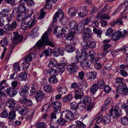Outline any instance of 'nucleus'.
Instances as JSON below:
<instances>
[{"label": "nucleus", "mask_w": 128, "mask_h": 128, "mask_svg": "<svg viewBox=\"0 0 128 128\" xmlns=\"http://www.w3.org/2000/svg\"><path fill=\"white\" fill-rule=\"evenodd\" d=\"M70 110H66L63 111L61 114V116L66 117L69 121H72L74 118V115H78L77 109L78 105L75 102H71L70 104Z\"/></svg>", "instance_id": "obj_1"}, {"label": "nucleus", "mask_w": 128, "mask_h": 128, "mask_svg": "<svg viewBox=\"0 0 128 128\" xmlns=\"http://www.w3.org/2000/svg\"><path fill=\"white\" fill-rule=\"evenodd\" d=\"M47 31L43 34L41 39L38 40L36 44L39 48L45 45H48L52 47L54 46V45L52 42L49 41L48 34L49 32H52V30L50 28L48 29Z\"/></svg>", "instance_id": "obj_2"}, {"label": "nucleus", "mask_w": 128, "mask_h": 128, "mask_svg": "<svg viewBox=\"0 0 128 128\" xmlns=\"http://www.w3.org/2000/svg\"><path fill=\"white\" fill-rule=\"evenodd\" d=\"M82 61L80 62V66L82 68L87 70L90 68L91 62L90 61L88 60V55L84 52L82 58Z\"/></svg>", "instance_id": "obj_3"}, {"label": "nucleus", "mask_w": 128, "mask_h": 128, "mask_svg": "<svg viewBox=\"0 0 128 128\" xmlns=\"http://www.w3.org/2000/svg\"><path fill=\"white\" fill-rule=\"evenodd\" d=\"M84 52H85L84 50H78L76 53V58H72L71 62L74 64H76L78 62H80L82 61L83 55H84Z\"/></svg>", "instance_id": "obj_4"}, {"label": "nucleus", "mask_w": 128, "mask_h": 128, "mask_svg": "<svg viewBox=\"0 0 128 128\" xmlns=\"http://www.w3.org/2000/svg\"><path fill=\"white\" fill-rule=\"evenodd\" d=\"M27 110L25 106H22L18 107V111L19 113L22 115H24L25 114L28 116V118L31 119L32 115V114L30 112L29 113L27 112Z\"/></svg>", "instance_id": "obj_5"}, {"label": "nucleus", "mask_w": 128, "mask_h": 128, "mask_svg": "<svg viewBox=\"0 0 128 128\" xmlns=\"http://www.w3.org/2000/svg\"><path fill=\"white\" fill-rule=\"evenodd\" d=\"M128 89L126 85L124 84H121L117 88L116 92L120 94H125L127 93Z\"/></svg>", "instance_id": "obj_6"}, {"label": "nucleus", "mask_w": 128, "mask_h": 128, "mask_svg": "<svg viewBox=\"0 0 128 128\" xmlns=\"http://www.w3.org/2000/svg\"><path fill=\"white\" fill-rule=\"evenodd\" d=\"M88 10L86 6L79 8L77 11L78 16L80 18H84L86 16L88 13Z\"/></svg>", "instance_id": "obj_7"}, {"label": "nucleus", "mask_w": 128, "mask_h": 128, "mask_svg": "<svg viewBox=\"0 0 128 128\" xmlns=\"http://www.w3.org/2000/svg\"><path fill=\"white\" fill-rule=\"evenodd\" d=\"M13 34L14 37L12 40L14 44H17L22 41L23 37L22 35H20L16 32H14Z\"/></svg>", "instance_id": "obj_8"}, {"label": "nucleus", "mask_w": 128, "mask_h": 128, "mask_svg": "<svg viewBox=\"0 0 128 128\" xmlns=\"http://www.w3.org/2000/svg\"><path fill=\"white\" fill-rule=\"evenodd\" d=\"M119 108H120L118 106H115L112 108V110L110 111L112 116H113L114 118H116L121 116V112L120 111L119 112H118Z\"/></svg>", "instance_id": "obj_9"}, {"label": "nucleus", "mask_w": 128, "mask_h": 128, "mask_svg": "<svg viewBox=\"0 0 128 128\" xmlns=\"http://www.w3.org/2000/svg\"><path fill=\"white\" fill-rule=\"evenodd\" d=\"M27 9L23 4H21L18 7H16L13 10V12L17 14H22L25 11H27Z\"/></svg>", "instance_id": "obj_10"}, {"label": "nucleus", "mask_w": 128, "mask_h": 128, "mask_svg": "<svg viewBox=\"0 0 128 128\" xmlns=\"http://www.w3.org/2000/svg\"><path fill=\"white\" fill-rule=\"evenodd\" d=\"M64 12L61 10H59L55 14L54 17L53 22H56L59 20H60L64 17L63 16Z\"/></svg>", "instance_id": "obj_11"}, {"label": "nucleus", "mask_w": 128, "mask_h": 128, "mask_svg": "<svg viewBox=\"0 0 128 128\" xmlns=\"http://www.w3.org/2000/svg\"><path fill=\"white\" fill-rule=\"evenodd\" d=\"M24 61L22 63L23 68L26 70L29 66V62H31L32 59L30 54H29L24 58Z\"/></svg>", "instance_id": "obj_12"}, {"label": "nucleus", "mask_w": 128, "mask_h": 128, "mask_svg": "<svg viewBox=\"0 0 128 128\" xmlns=\"http://www.w3.org/2000/svg\"><path fill=\"white\" fill-rule=\"evenodd\" d=\"M5 92L11 97H14L17 93V89L12 87H10L5 90Z\"/></svg>", "instance_id": "obj_13"}, {"label": "nucleus", "mask_w": 128, "mask_h": 128, "mask_svg": "<svg viewBox=\"0 0 128 128\" xmlns=\"http://www.w3.org/2000/svg\"><path fill=\"white\" fill-rule=\"evenodd\" d=\"M43 54L45 55V57H47L51 55L52 53H55L56 55L58 56L59 54V52L58 50L56 51V49H54L53 51L51 48H48L43 52Z\"/></svg>", "instance_id": "obj_14"}, {"label": "nucleus", "mask_w": 128, "mask_h": 128, "mask_svg": "<svg viewBox=\"0 0 128 128\" xmlns=\"http://www.w3.org/2000/svg\"><path fill=\"white\" fill-rule=\"evenodd\" d=\"M68 27L70 30L74 32L75 33L78 32L79 30L78 25L74 21L71 22L69 24Z\"/></svg>", "instance_id": "obj_15"}, {"label": "nucleus", "mask_w": 128, "mask_h": 128, "mask_svg": "<svg viewBox=\"0 0 128 128\" xmlns=\"http://www.w3.org/2000/svg\"><path fill=\"white\" fill-rule=\"evenodd\" d=\"M53 110L55 112L59 113L62 104L59 102H54L52 103Z\"/></svg>", "instance_id": "obj_16"}, {"label": "nucleus", "mask_w": 128, "mask_h": 128, "mask_svg": "<svg viewBox=\"0 0 128 128\" xmlns=\"http://www.w3.org/2000/svg\"><path fill=\"white\" fill-rule=\"evenodd\" d=\"M78 68V66L76 64L69 65L67 66L66 70L70 74H73L75 72Z\"/></svg>", "instance_id": "obj_17"}, {"label": "nucleus", "mask_w": 128, "mask_h": 128, "mask_svg": "<svg viewBox=\"0 0 128 128\" xmlns=\"http://www.w3.org/2000/svg\"><path fill=\"white\" fill-rule=\"evenodd\" d=\"M35 97L36 101L40 102L45 97V95L42 91L39 90L36 92Z\"/></svg>", "instance_id": "obj_18"}, {"label": "nucleus", "mask_w": 128, "mask_h": 128, "mask_svg": "<svg viewBox=\"0 0 128 128\" xmlns=\"http://www.w3.org/2000/svg\"><path fill=\"white\" fill-rule=\"evenodd\" d=\"M17 26V24L16 21H14L11 24H8L5 26L4 28L6 30H13L15 29Z\"/></svg>", "instance_id": "obj_19"}, {"label": "nucleus", "mask_w": 128, "mask_h": 128, "mask_svg": "<svg viewBox=\"0 0 128 128\" xmlns=\"http://www.w3.org/2000/svg\"><path fill=\"white\" fill-rule=\"evenodd\" d=\"M76 95L74 98L76 99H81L82 98L84 93L83 90L81 88H78L74 91Z\"/></svg>", "instance_id": "obj_20"}, {"label": "nucleus", "mask_w": 128, "mask_h": 128, "mask_svg": "<svg viewBox=\"0 0 128 128\" xmlns=\"http://www.w3.org/2000/svg\"><path fill=\"white\" fill-rule=\"evenodd\" d=\"M21 90L20 95L24 96H27L28 95V88L26 85L23 86L21 88Z\"/></svg>", "instance_id": "obj_21"}, {"label": "nucleus", "mask_w": 128, "mask_h": 128, "mask_svg": "<svg viewBox=\"0 0 128 128\" xmlns=\"http://www.w3.org/2000/svg\"><path fill=\"white\" fill-rule=\"evenodd\" d=\"M111 8V6H110L106 10L105 14H103L101 17V19H109L110 18L111 16H110L108 14L110 12V10Z\"/></svg>", "instance_id": "obj_22"}, {"label": "nucleus", "mask_w": 128, "mask_h": 128, "mask_svg": "<svg viewBox=\"0 0 128 128\" xmlns=\"http://www.w3.org/2000/svg\"><path fill=\"white\" fill-rule=\"evenodd\" d=\"M66 64L64 63H62L58 64L57 66V71L60 73H63L65 70V66Z\"/></svg>", "instance_id": "obj_23"}, {"label": "nucleus", "mask_w": 128, "mask_h": 128, "mask_svg": "<svg viewBox=\"0 0 128 128\" xmlns=\"http://www.w3.org/2000/svg\"><path fill=\"white\" fill-rule=\"evenodd\" d=\"M96 85L99 89H103L105 87L106 83L102 79H99L98 80L97 83H96Z\"/></svg>", "instance_id": "obj_24"}, {"label": "nucleus", "mask_w": 128, "mask_h": 128, "mask_svg": "<svg viewBox=\"0 0 128 128\" xmlns=\"http://www.w3.org/2000/svg\"><path fill=\"white\" fill-rule=\"evenodd\" d=\"M62 28L61 27L56 28L54 32L56 36H61L63 34L64 32Z\"/></svg>", "instance_id": "obj_25"}, {"label": "nucleus", "mask_w": 128, "mask_h": 128, "mask_svg": "<svg viewBox=\"0 0 128 128\" xmlns=\"http://www.w3.org/2000/svg\"><path fill=\"white\" fill-rule=\"evenodd\" d=\"M6 104L9 108H14L16 104V102L14 100L10 99L7 101Z\"/></svg>", "instance_id": "obj_26"}, {"label": "nucleus", "mask_w": 128, "mask_h": 128, "mask_svg": "<svg viewBox=\"0 0 128 128\" xmlns=\"http://www.w3.org/2000/svg\"><path fill=\"white\" fill-rule=\"evenodd\" d=\"M97 74L95 71L92 70L91 72H89V76L88 79L90 80L93 81L95 79L96 77Z\"/></svg>", "instance_id": "obj_27"}, {"label": "nucleus", "mask_w": 128, "mask_h": 128, "mask_svg": "<svg viewBox=\"0 0 128 128\" xmlns=\"http://www.w3.org/2000/svg\"><path fill=\"white\" fill-rule=\"evenodd\" d=\"M126 116H125L122 118L121 120L122 123L124 124H128V109L125 110Z\"/></svg>", "instance_id": "obj_28"}, {"label": "nucleus", "mask_w": 128, "mask_h": 128, "mask_svg": "<svg viewBox=\"0 0 128 128\" xmlns=\"http://www.w3.org/2000/svg\"><path fill=\"white\" fill-rule=\"evenodd\" d=\"M68 12L71 17H74L76 14V10L74 8H69Z\"/></svg>", "instance_id": "obj_29"}, {"label": "nucleus", "mask_w": 128, "mask_h": 128, "mask_svg": "<svg viewBox=\"0 0 128 128\" xmlns=\"http://www.w3.org/2000/svg\"><path fill=\"white\" fill-rule=\"evenodd\" d=\"M75 33L74 32H69L66 37V40H68L70 43L72 40L73 39L74 36V35Z\"/></svg>", "instance_id": "obj_30"}, {"label": "nucleus", "mask_w": 128, "mask_h": 128, "mask_svg": "<svg viewBox=\"0 0 128 128\" xmlns=\"http://www.w3.org/2000/svg\"><path fill=\"white\" fill-rule=\"evenodd\" d=\"M121 38L118 31L114 32L112 35V38L114 41H116Z\"/></svg>", "instance_id": "obj_31"}, {"label": "nucleus", "mask_w": 128, "mask_h": 128, "mask_svg": "<svg viewBox=\"0 0 128 128\" xmlns=\"http://www.w3.org/2000/svg\"><path fill=\"white\" fill-rule=\"evenodd\" d=\"M92 100L90 97L88 96H86L83 98L82 101L81 102L86 105V104H88L91 102Z\"/></svg>", "instance_id": "obj_32"}, {"label": "nucleus", "mask_w": 128, "mask_h": 128, "mask_svg": "<svg viewBox=\"0 0 128 128\" xmlns=\"http://www.w3.org/2000/svg\"><path fill=\"white\" fill-rule=\"evenodd\" d=\"M71 94H68L64 96L62 98V101L63 102H68L70 101L73 98Z\"/></svg>", "instance_id": "obj_33"}, {"label": "nucleus", "mask_w": 128, "mask_h": 128, "mask_svg": "<svg viewBox=\"0 0 128 128\" xmlns=\"http://www.w3.org/2000/svg\"><path fill=\"white\" fill-rule=\"evenodd\" d=\"M98 114L93 119V120H96V122L97 123L100 122L101 121L103 120V116L102 115H101L98 117Z\"/></svg>", "instance_id": "obj_34"}, {"label": "nucleus", "mask_w": 128, "mask_h": 128, "mask_svg": "<svg viewBox=\"0 0 128 128\" xmlns=\"http://www.w3.org/2000/svg\"><path fill=\"white\" fill-rule=\"evenodd\" d=\"M48 72L50 76H56L57 74V71L54 68H50L49 69Z\"/></svg>", "instance_id": "obj_35"}, {"label": "nucleus", "mask_w": 128, "mask_h": 128, "mask_svg": "<svg viewBox=\"0 0 128 128\" xmlns=\"http://www.w3.org/2000/svg\"><path fill=\"white\" fill-rule=\"evenodd\" d=\"M18 77L20 80H24L26 78L27 75L25 72H22L19 74Z\"/></svg>", "instance_id": "obj_36"}, {"label": "nucleus", "mask_w": 128, "mask_h": 128, "mask_svg": "<svg viewBox=\"0 0 128 128\" xmlns=\"http://www.w3.org/2000/svg\"><path fill=\"white\" fill-rule=\"evenodd\" d=\"M2 46L4 47L6 46L8 44V41L6 38H3L0 42Z\"/></svg>", "instance_id": "obj_37"}, {"label": "nucleus", "mask_w": 128, "mask_h": 128, "mask_svg": "<svg viewBox=\"0 0 128 128\" xmlns=\"http://www.w3.org/2000/svg\"><path fill=\"white\" fill-rule=\"evenodd\" d=\"M120 38H124L128 33V32L127 30H120L118 31Z\"/></svg>", "instance_id": "obj_38"}, {"label": "nucleus", "mask_w": 128, "mask_h": 128, "mask_svg": "<svg viewBox=\"0 0 128 128\" xmlns=\"http://www.w3.org/2000/svg\"><path fill=\"white\" fill-rule=\"evenodd\" d=\"M98 88L96 84H94L90 87V92L93 94H94L97 91L98 89Z\"/></svg>", "instance_id": "obj_39"}, {"label": "nucleus", "mask_w": 128, "mask_h": 128, "mask_svg": "<svg viewBox=\"0 0 128 128\" xmlns=\"http://www.w3.org/2000/svg\"><path fill=\"white\" fill-rule=\"evenodd\" d=\"M65 49L66 51L68 52H71L74 50V48L71 45L66 46Z\"/></svg>", "instance_id": "obj_40"}, {"label": "nucleus", "mask_w": 128, "mask_h": 128, "mask_svg": "<svg viewBox=\"0 0 128 128\" xmlns=\"http://www.w3.org/2000/svg\"><path fill=\"white\" fill-rule=\"evenodd\" d=\"M50 125L51 128H58V123L57 121H54L52 120L50 123Z\"/></svg>", "instance_id": "obj_41"}, {"label": "nucleus", "mask_w": 128, "mask_h": 128, "mask_svg": "<svg viewBox=\"0 0 128 128\" xmlns=\"http://www.w3.org/2000/svg\"><path fill=\"white\" fill-rule=\"evenodd\" d=\"M30 20H29L26 22L22 23L20 26L21 28L24 30H25L28 27V25L30 23Z\"/></svg>", "instance_id": "obj_42"}, {"label": "nucleus", "mask_w": 128, "mask_h": 128, "mask_svg": "<svg viewBox=\"0 0 128 128\" xmlns=\"http://www.w3.org/2000/svg\"><path fill=\"white\" fill-rule=\"evenodd\" d=\"M61 116L62 118H59L57 120V121L58 123V124H60V126H63L65 124L66 121L63 118L65 117H63V116ZM65 118H66L65 117Z\"/></svg>", "instance_id": "obj_43"}, {"label": "nucleus", "mask_w": 128, "mask_h": 128, "mask_svg": "<svg viewBox=\"0 0 128 128\" xmlns=\"http://www.w3.org/2000/svg\"><path fill=\"white\" fill-rule=\"evenodd\" d=\"M58 92L62 94H65L67 92V89L66 87L64 86L60 87L57 89Z\"/></svg>", "instance_id": "obj_44"}, {"label": "nucleus", "mask_w": 128, "mask_h": 128, "mask_svg": "<svg viewBox=\"0 0 128 128\" xmlns=\"http://www.w3.org/2000/svg\"><path fill=\"white\" fill-rule=\"evenodd\" d=\"M16 114L15 112L13 111H10L9 113L8 118L9 119H15Z\"/></svg>", "instance_id": "obj_45"}, {"label": "nucleus", "mask_w": 128, "mask_h": 128, "mask_svg": "<svg viewBox=\"0 0 128 128\" xmlns=\"http://www.w3.org/2000/svg\"><path fill=\"white\" fill-rule=\"evenodd\" d=\"M57 64L56 61L53 59L50 60L48 66L50 68H52L54 67Z\"/></svg>", "instance_id": "obj_46"}, {"label": "nucleus", "mask_w": 128, "mask_h": 128, "mask_svg": "<svg viewBox=\"0 0 128 128\" xmlns=\"http://www.w3.org/2000/svg\"><path fill=\"white\" fill-rule=\"evenodd\" d=\"M51 104L50 103H48L44 104L43 107L42 109V112H44L45 110L46 112H47L49 109L50 108Z\"/></svg>", "instance_id": "obj_47"}, {"label": "nucleus", "mask_w": 128, "mask_h": 128, "mask_svg": "<svg viewBox=\"0 0 128 128\" xmlns=\"http://www.w3.org/2000/svg\"><path fill=\"white\" fill-rule=\"evenodd\" d=\"M86 40H84L81 43L82 47L84 50H87L89 48V45Z\"/></svg>", "instance_id": "obj_48"}, {"label": "nucleus", "mask_w": 128, "mask_h": 128, "mask_svg": "<svg viewBox=\"0 0 128 128\" xmlns=\"http://www.w3.org/2000/svg\"><path fill=\"white\" fill-rule=\"evenodd\" d=\"M44 90L45 92L49 93L52 91V88L50 86L47 84L44 86Z\"/></svg>", "instance_id": "obj_49"}, {"label": "nucleus", "mask_w": 128, "mask_h": 128, "mask_svg": "<svg viewBox=\"0 0 128 128\" xmlns=\"http://www.w3.org/2000/svg\"><path fill=\"white\" fill-rule=\"evenodd\" d=\"M55 77L52 76L49 78L48 81L50 83L54 84L56 83L57 82L58 80L55 78Z\"/></svg>", "instance_id": "obj_50"}, {"label": "nucleus", "mask_w": 128, "mask_h": 128, "mask_svg": "<svg viewBox=\"0 0 128 128\" xmlns=\"http://www.w3.org/2000/svg\"><path fill=\"white\" fill-rule=\"evenodd\" d=\"M127 17L126 15L122 16V17L118 18L116 20L118 24L119 25H122L123 23L122 19H125Z\"/></svg>", "instance_id": "obj_51"}, {"label": "nucleus", "mask_w": 128, "mask_h": 128, "mask_svg": "<svg viewBox=\"0 0 128 128\" xmlns=\"http://www.w3.org/2000/svg\"><path fill=\"white\" fill-rule=\"evenodd\" d=\"M4 17H6L8 15L9 12V10L7 8H4L0 12Z\"/></svg>", "instance_id": "obj_52"}, {"label": "nucleus", "mask_w": 128, "mask_h": 128, "mask_svg": "<svg viewBox=\"0 0 128 128\" xmlns=\"http://www.w3.org/2000/svg\"><path fill=\"white\" fill-rule=\"evenodd\" d=\"M103 121L105 124H107L110 121V116L108 115L105 116L103 118Z\"/></svg>", "instance_id": "obj_53"}, {"label": "nucleus", "mask_w": 128, "mask_h": 128, "mask_svg": "<svg viewBox=\"0 0 128 128\" xmlns=\"http://www.w3.org/2000/svg\"><path fill=\"white\" fill-rule=\"evenodd\" d=\"M79 41V40L78 37L77 36H74L73 39L70 42L72 44L74 45L76 44L77 43H78Z\"/></svg>", "instance_id": "obj_54"}, {"label": "nucleus", "mask_w": 128, "mask_h": 128, "mask_svg": "<svg viewBox=\"0 0 128 128\" xmlns=\"http://www.w3.org/2000/svg\"><path fill=\"white\" fill-rule=\"evenodd\" d=\"M111 45L110 44H105L102 46V48L103 49L104 51L106 52V54L108 52L107 50L109 48L111 47Z\"/></svg>", "instance_id": "obj_55"}, {"label": "nucleus", "mask_w": 128, "mask_h": 128, "mask_svg": "<svg viewBox=\"0 0 128 128\" xmlns=\"http://www.w3.org/2000/svg\"><path fill=\"white\" fill-rule=\"evenodd\" d=\"M78 109L82 111L84 110L86 107V105L84 103H82V102L78 104Z\"/></svg>", "instance_id": "obj_56"}, {"label": "nucleus", "mask_w": 128, "mask_h": 128, "mask_svg": "<svg viewBox=\"0 0 128 128\" xmlns=\"http://www.w3.org/2000/svg\"><path fill=\"white\" fill-rule=\"evenodd\" d=\"M46 124L44 122H39L38 124H37L36 126L38 128H46Z\"/></svg>", "instance_id": "obj_57"}, {"label": "nucleus", "mask_w": 128, "mask_h": 128, "mask_svg": "<svg viewBox=\"0 0 128 128\" xmlns=\"http://www.w3.org/2000/svg\"><path fill=\"white\" fill-rule=\"evenodd\" d=\"M92 36V33H90V34L89 33V34L88 33H84L83 39L84 40H87L90 37Z\"/></svg>", "instance_id": "obj_58"}, {"label": "nucleus", "mask_w": 128, "mask_h": 128, "mask_svg": "<svg viewBox=\"0 0 128 128\" xmlns=\"http://www.w3.org/2000/svg\"><path fill=\"white\" fill-rule=\"evenodd\" d=\"M93 31L94 33L96 34L100 37L101 36V34H102L101 31L98 28H96L95 27H94Z\"/></svg>", "instance_id": "obj_59"}, {"label": "nucleus", "mask_w": 128, "mask_h": 128, "mask_svg": "<svg viewBox=\"0 0 128 128\" xmlns=\"http://www.w3.org/2000/svg\"><path fill=\"white\" fill-rule=\"evenodd\" d=\"M113 29L111 28H109L107 30L105 34L106 36L110 37L111 36V34L113 33Z\"/></svg>", "instance_id": "obj_60"}, {"label": "nucleus", "mask_w": 128, "mask_h": 128, "mask_svg": "<svg viewBox=\"0 0 128 128\" xmlns=\"http://www.w3.org/2000/svg\"><path fill=\"white\" fill-rule=\"evenodd\" d=\"M18 16L17 17V20L18 21H23L25 20L24 16L20 14H18Z\"/></svg>", "instance_id": "obj_61"}, {"label": "nucleus", "mask_w": 128, "mask_h": 128, "mask_svg": "<svg viewBox=\"0 0 128 128\" xmlns=\"http://www.w3.org/2000/svg\"><path fill=\"white\" fill-rule=\"evenodd\" d=\"M77 125L78 128H84L86 126L83 122L81 121H78L77 122Z\"/></svg>", "instance_id": "obj_62"}, {"label": "nucleus", "mask_w": 128, "mask_h": 128, "mask_svg": "<svg viewBox=\"0 0 128 128\" xmlns=\"http://www.w3.org/2000/svg\"><path fill=\"white\" fill-rule=\"evenodd\" d=\"M8 116V114L6 110H4L1 114L0 116L2 118H7Z\"/></svg>", "instance_id": "obj_63"}, {"label": "nucleus", "mask_w": 128, "mask_h": 128, "mask_svg": "<svg viewBox=\"0 0 128 128\" xmlns=\"http://www.w3.org/2000/svg\"><path fill=\"white\" fill-rule=\"evenodd\" d=\"M92 22L91 18H86L84 21V25H88L89 23Z\"/></svg>", "instance_id": "obj_64"}]
</instances>
